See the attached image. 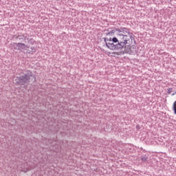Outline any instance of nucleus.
I'll use <instances>...</instances> for the list:
<instances>
[{
    "label": "nucleus",
    "mask_w": 176,
    "mask_h": 176,
    "mask_svg": "<svg viewBox=\"0 0 176 176\" xmlns=\"http://www.w3.org/2000/svg\"><path fill=\"white\" fill-rule=\"evenodd\" d=\"M113 34L116 35V37H113L112 41L116 45L118 49H124L125 53H131L133 49H134V45H133V41L135 43L133 34L130 32V30L126 28H118L113 30Z\"/></svg>",
    "instance_id": "1"
},
{
    "label": "nucleus",
    "mask_w": 176,
    "mask_h": 176,
    "mask_svg": "<svg viewBox=\"0 0 176 176\" xmlns=\"http://www.w3.org/2000/svg\"><path fill=\"white\" fill-rule=\"evenodd\" d=\"M30 79H31V75L25 74L21 77H17L15 79V82L18 85H25V83H27V82H30Z\"/></svg>",
    "instance_id": "2"
},
{
    "label": "nucleus",
    "mask_w": 176,
    "mask_h": 176,
    "mask_svg": "<svg viewBox=\"0 0 176 176\" xmlns=\"http://www.w3.org/2000/svg\"><path fill=\"white\" fill-rule=\"evenodd\" d=\"M18 47V50H21V49H25L27 45L24 43H14V47Z\"/></svg>",
    "instance_id": "3"
},
{
    "label": "nucleus",
    "mask_w": 176,
    "mask_h": 176,
    "mask_svg": "<svg viewBox=\"0 0 176 176\" xmlns=\"http://www.w3.org/2000/svg\"><path fill=\"white\" fill-rule=\"evenodd\" d=\"M107 47H109V49H111V50H113V49H115V47H116L115 46V44H113V43H106Z\"/></svg>",
    "instance_id": "4"
},
{
    "label": "nucleus",
    "mask_w": 176,
    "mask_h": 176,
    "mask_svg": "<svg viewBox=\"0 0 176 176\" xmlns=\"http://www.w3.org/2000/svg\"><path fill=\"white\" fill-rule=\"evenodd\" d=\"M21 171L23 173H28V171H30V168H22Z\"/></svg>",
    "instance_id": "5"
},
{
    "label": "nucleus",
    "mask_w": 176,
    "mask_h": 176,
    "mask_svg": "<svg viewBox=\"0 0 176 176\" xmlns=\"http://www.w3.org/2000/svg\"><path fill=\"white\" fill-rule=\"evenodd\" d=\"M173 109L174 111V113L176 115V100L173 103Z\"/></svg>",
    "instance_id": "6"
}]
</instances>
